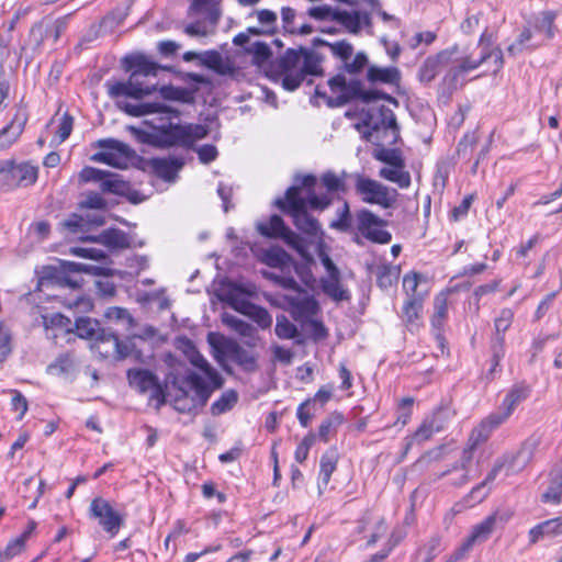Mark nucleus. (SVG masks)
Listing matches in <instances>:
<instances>
[{
    "instance_id": "25",
    "label": "nucleus",
    "mask_w": 562,
    "mask_h": 562,
    "mask_svg": "<svg viewBox=\"0 0 562 562\" xmlns=\"http://www.w3.org/2000/svg\"><path fill=\"white\" fill-rule=\"evenodd\" d=\"M503 470H506V475L514 474L508 473V460L505 457V454L495 460L491 471L487 473L484 481H482L480 484H477L471 490V492L468 495V498H470L473 503L483 502L490 493V490L486 488L487 484L493 482L497 477L499 472Z\"/></svg>"
},
{
    "instance_id": "56",
    "label": "nucleus",
    "mask_w": 562,
    "mask_h": 562,
    "mask_svg": "<svg viewBox=\"0 0 562 562\" xmlns=\"http://www.w3.org/2000/svg\"><path fill=\"white\" fill-rule=\"evenodd\" d=\"M448 314V299L447 294L440 293L434 301V315L431 323L434 327H441Z\"/></svg>"
},
{
    "instance_id": "53",
    "label": "nucleus",
    "mask_w": 562,
    "mask_h": 562,
    "mask_svg": "<svg viewBox=\"0 0 562 562\" xmlns=\"http://www.w3.org/2000/svg\"><path fill=\"white\" fill-rule=\"evenodd\" d=\"M263 261L271 268L283 270L291 263V257L282 249H270L265 252Z\"/></svg>"
},
{
    "instance_id": "59",
    "label": "nucleus",
    "mask_w": 562,
    "mask_h": 562,
    "mask_svg": "<svg viewBox=\"0 0 562 562\" xmlns=\"http://www.w3.org/2000/svg\"><path fill=\"white\" fill-rule=\"evenodd\" d=\"M104 316L109 321L121 323L126 328H130L134 325V318L128 313V311L123 307H117V306L109 307L105 311Z\"/></svg>"
},
{
    "instance_id": "4",
    "label": "nucleus",
    "mask_w": 562,
    "mask_h": 562,
    "mask_svg": "<svg viewBox=\"0 0 562 562\" xmlns=\"http://www.w3.org/2000/svg\"><path fill=\"white\" fill-rule=\"evenodd\" d=\"M187 346L190 351V362L200 369L203 374L190 371L183 378V384L194 394L192 398V407H202L207 403L213 392L223 386L224 379L220 372L194 348L190 340H187Z\"/></svg>"
},
{
    "instance_id": "24",
    "label": "nucleus",
    "mask_w": 562,
    "mask_h": 562,
    "mask_svg": "<svg viewBox=\"0 0 562 562\" xmlns=\"http://www.w3.org/2000/svg\"><path fill=\"white\" fill-rule=\"evenodd\" d=\"M101 189L103 192L125 196L130 202L134 204H137L143 201L139 198V193L136 190H134L131 187V184L123 179L122 176L117 173L109 172L105 180H103L101 183Z\"/></svg>"
},
{
    "instance_id": "18",
    "label": "nucleus",
    "mask_w": 562,
    "mask_h": 562,
    "mask_svg": "<svg viewBox=\"0 0 562 562\" xmlns=\"http://www.w3.org/2000/svg\"><path fill=\"white\" fill-rule=\"evenodd\" d=\"M474 450L465 446L461 456L453 465L446 471L437 474V479L450 476L448 484L452 487H461L470 481V465L473 460Z\"/></svg>"
},
{
    "instance_id": "33",
    "label": "nucleus",
    "mask_w": 562,
    "mask_h": 562,
    "mask_svg": "<svg viewBox=\"0 0 562 562\" xmlns=\"http://www.w3.org/2000/svg\"><path fill=\"white\" fill-rule=\"evenodd\" d=\"M50 375H57L64 379H72L77 371V363L74 355L65 352L59 355L46 369Z\"/></svg>"
},
{
    "instance_id": "52",
    "label": "nucleus",
    "mask_w": 562,
    "mask_h": 562,
    "mask_svg": "<svg viewBox=\"0 0 562 562\" xmlns=\"http://www.w3.org/2000/svg\"><path fill=\"white\" fill-rule=\"evenodd\" d=\"M435 434L436 430L427 423L426 419H424L416 431L411 437L406 438L405 452H407L415 443H422L429 440Z\"/></svg>"
},
{
    "instance_id": "3",
    "label": "nucleus",
    "mask_w": 562,
    "mask_h": 562,
    "mask_svg": "<svg viewBox=\"0 0 562 562\" xmlns=\"http://www.w3.org/2000/svg\"><path fill=\"white\" fill-rule=\"evenodd\" d=\"M323 60L324 57L312 49L289 48L277 60V68L282 75V87L286 91H295L306 76H323Z\"/></svg>"
},
{
    "instance_id": "40",
    "label": "nucleus",
    "mask_w": 562,
    "mask_h": 562,
    "mask_svg": "<svg viewBox=\"0 0 562 562\" xmlns=\"http://www.w3.org/2000/svg\"><path fill=\"white\" fill-rule=\"evenodd\" d=\"M344 423V415L339 412L330 413L318 427L317 437L324 441L328 442L330 437L337 432L338 427Z\"/></svg>"
},
{
    "instance_id": "17",
    "label": "nucleus",
    "mask_w": 562,
    "mask_h": 562,
    "mask_svg": "<svg viewBox=\"0 0 562 562\" xmlns=\"http://www.w3.org/2000/svg\"><path fill=\"white\" fill-rule=\"evenodd\" d=\"M457 53L458 47L452 46L427 57L418 70L420 82L425 85L431 82L442 69L454 64Z\"/></svg>"
},
{
    "instance_id": "49",
    "label": "nucleus",
    "mask_w": 562,
    "mask_h": 562,
    "mask_svg": "<svg viewBox=\"0 0 562 562\" xmlns=\"http://www.w3.org/2000/svg\"><path fill=\"white\" fill-rule=\"evenodd\" d=\"M374 159L390 165L391 167H405V161L402 153L397 148L381 147L373 151Z\"/></svg>"
},
{
    "instance_id": "26",
    "label": "nucleus",
    "mask_w": 562,
    "mask_h": 562,
    "mask_svg": "<svg viewBox=\"0 0 562 562\" xmlns=\"http://www.w3.org/2000/svg\"><path fill=\"white\" fill-rule=\"evenodd\" d=\"M105 87L108 93L113 99L119 98H132L136 100L143 99L142 92L144 91L142 85H139L134 77L130 75L125 81H106Z\"/></svg>"
},
{
    "instance_id": "1",
    "label": "nucleus",
    "mask_w": 562,
    "mask_h": 562,
    "mask_svg": "<svg viewBox=\"0 0 562 562\" xmlns=\"http://www.w3.org/2000/svg\"><path fill=\"white\" fill-rule=\"evenodd\" d=\"M121 110L131 116H146L157 114L158 116L146 120L144 123L149 130L128 126L127 130L142 144H147L157 148L184 147L187 134L182 125L173 122L179 117V111L167 105L162 101L131 103L119 101Z\"/></svg>"
},
{
    "instance_id": "21",
    "label": "nucleus",
    "mask_w": 562,
    "mask_h": 562,
    "mask_svg": "<svg viewBox=\"0 0 562 562\" xmlns=\"http://www.w3.org/2000/svg\"><path fill=\"white\" fill-rule=\"evenodd\" d=\"M122 65L125 71H130L131 76L156 78L158 71L164 69L159 64L155 63L144 54H131L123 58Z\"/></svg>"
},
{
    "instance_id": "47",
    "label": "nucleus",
    "mask_w": 562,
    "mask_h": 562,
    "mask_svg": "<svg viewBox=\"0 0 562 562\" xmlns=\"http://www.w3.org/2000/svg\"><path fill=\"white\" fill-rule=\"evenodd\" d=\"M76 333L78 337L83 339L94 340L103 328L100 327L99 323L89 317H80L76 321Z\"/></svg>"
},
{
    "instance_id": "7",
    "label": "nucleus",
    "mask_w": 562,
    "mask_h": 562,
    "mask_svg": "<svg viewBox=\"0 0 562 562\" xmlns=\"http://www.w3.org/2000/svg\"><path fill=\"white\" fill-rule=\"evenodd\" d=\"M350 178L355 180V191L362 202L375 204L383 209H390L396 203L398 198L396 189L361 173H352Z\"/></svg>"
},
{
    "instance_id": "39",
    "label": "nucleus",
    "mask_w": 562,
    "mask_h": 562,
    "mask_svg": "<svg viewBox=\"0 0 562 562\" xmlns=\"http://www.w3.org/2000/svg\"><path fill=\"white\" fill-rule=\"evenodd\" d=\"M379 177L396 183L401 189H407L412 183L411 173L404 167H383L379 170Z\"/></svg>"
},
{
    "instance_id": "54",
    "label": "nucleus",
    "mask_w": 562,
    "mask_h": 562,
    "mask_svg": "<svg viewBox=\"0 0 562 562\" xmlns=\"http://www.w3.org/2000/svg\"><path fill=\"white\" fill-rule=\"evenodd\" d=\"M274 331L280 339H295L299 336L297 327L283 314L277 316Z\"/></svg>"
},
{
    "instance_id": "45",
    "label": "nucleus",
    "mask_w": 562,
    "mask_h": 562,
    "mask_svg": "<svg viewBox=\"0 0 562 562\" xmlns=\"http://www.w3.org/2000/svg\"><path fill=\"white\" fill-rule=\"evenodd\" d=\"M237 402L238 393L235 390H227L211 405V414L214 416L222 415L231 411Z\"/></svg>"
},
{
    "instance_id": "43",
    "label": "nucleus",
    "mask_w": 562,
    "mask_h": 562,
    "mask_svg": "<svg viewBox=\"0 0 562 562\" xmlns=\"http://www.w3.org/2000/svg\"><path fill=\"white\" fill-rule=\"evenodd\" d=\"M229 357L233 362L241 367L244 370L252 372L257 369L256 357L244 349L239 345H234L229 350Z\"/></svg>"
},
{
    "instance_id": "12",
    "label": "nucleus",
    "mask_w": 562,
    "mask_h": 562,
    "mask_svg": "<svg viewBox=\"0 0 562 562\" xmlns=\"http://www.w3.org/2000/svg\"><path fill=\"white\" fill-rule=\"evenodd\" d=\"M97 147L103 148V151L95 153L91 156V160L102 162L119 169L127 167L128 160L134 156L135 151L125 143L113 138L99 139Z\"/></svg>"
},
{
    "instance_id": "50",
    "label": "nucleus",
    "mask_w": 562,
    "mask_h": 562,
    "mask_svg": "<svg viewBox=\"0 0 562 562\" xmlns=\"http://www.w3.org/2000/svg\"><path fill=\"white\" fill-rule=\"evenodd\" d=\"M376 283L381 289H389L398 279V270L390 265H380L375 270Z\"/></svg>"
},
{
    "instance_id": "61",
    "label": "nucleus",
    "mask_w": 562,
    "mask_h": 562,
    "mask_svg": "<svg viewBox=\"0 0 562 562\" xmlns=\"http://www.w3.org/2000/svg\"><path fill=\"white\" fill-rule=\"evenodd\" d=\"M492 350V364L491 368L486 371V373L483 375V379L488 383L493 381L497 373H499V362L505 356V349L501 348V345L491 346Z\"/></svg>"
},
{
    "instance_id": "9",
    "label": "nucleus",
    "mask_w": 562,
    "mask_h": 562,
    "mask_svg": "<svg viewBox=\"0 0 562 562\" xmlns=\"http://www.w3.org/2000/svg\"><path fill=\"white\" fill-rule=\"evenodd\" d=\"M508 520V516L495 512L487 516L483 521L475 525L471 535L447 560V562H458L463 559L475 543L486 541L491 535L498 528L503 527Z\"/></svg>"
},
{
    "instance_id": "11",
    "label": "nucleus",
    "mask_w": 562,
    "mask_h": 562,
    "mask_svg": "<svg viewBox=\"0 0 562 562\" xmlns=\"http://www.w3.org/2000/svg\"><path fill=\"white\" fill-rule=\"evenodd\" d=\"M387 222L368 209H361L356 214V228L358 233L374 244H389L392 234L384 229Z\"/></svg>"
},
{
    "instance_id": "35",
    "label": "nucleus",
    "mask_w": 562,
    "mask_h": 562,
    "mask_svg": "<svg viewBox=\"0 0 562 562\" xmlns=\"http://www.w3.org/2000/svg\"><path fill=\"white\" fill-rule=\"evenodd\" d=\"M323 292L335 302L349 301L350 292L340 283V274L326 277L321 280Z\"/></svg>"
},
{
    "instance_id": "64",
    "label": "nucleus",
    "mask_w": 562,
    "mask_h": 562,
    "mask_svg": "<svg viewBox=\"0 0 562 562\" xmlns=\"http://www.w3.org/2000/svg\"><path fill=\"white\" fill-rule=\"evenodd\" d=\"M449 417V411L443 407H438L430 416L425 419L436 430V432L442 431L446 428Z\"/></svg>"
},
{
    "instance_id": "27",
    "label": "nucleus",
    "mask_w": 562,
    "mask_h": 562,
    "mask_svg": "<svg viewBox=\"0 0 562 562\" xmlns=\"http://www.w3.org/2000/svg\"><path fill=\"white\" fill-rule=\"evenodd\" d=\"M86 239L99 243L111 250L131 247L128 235L119 228H109L100 233L98 236L87 237Z\"/></svg>"
},
{
    "instance_id": "30",
    "label": "nucleus",
    "mask_w": 562,
    "mask_h": 562,
    "mask_svg": "<svg viewBox=\"0 0 562 562\" xmlns=\"http://www.w3.org/2000/svg\"><path fill=\"white\" fill-rule=\"evenodd\" d=\"M530 543H536L543 538H555L562 536V517H555L542 521L529 530Z\"/></svg>"
},
{
    "instance_id": "5",
    "label": "nucleus",
    "mask_w": 562,
    "mask_h": 562,
    "mask_svg": "<svg viewBox=\"0 0 562 562\" xmlns=\"http://www.w3.org/2000/svg\"><path fill=\"white\" fill-rule=\"evenodd\" d=\"M328 86L331 92L337 93V95H328L325 91L316 88L315 97L323 99L329 108L344 106L353 100H360L363 103L370 104L376 100L384 99L397 104V101L393 97L375 89L364 90L363 83L360 80H347L342 74H338L330 78L328 80Z\"/></svg>"
},
{
    "instance_id": "10",
    "label": "nucleus",
    "mask_w": 562,
    "mask_h": 562,
    "mask_svg": "<svg viewBox=\"0 0 562 562\" xmlns=\"http://www.w3.org/2000/svg\"><path fill=\"white\" fill-rule=\"evenodd\" d=\"M91 348L101 358L123 360L132 355L134 344L128 338L120 340L113 330L103 328L92 341Z\"/></svg>"
},
{
    "instance_id": "44",
    "label": "nucleus",
    "mask_w": 562,
    "mask_h": 562,
    "mask_svg": "<svg viewBox=\"0 0 562 562\" xmlns=\"http://www.w3.org/2000/svg\"><path fill=\"white\" fill-rule=\"evenodd\" d=\"M555 19L557 13L554 11H542L535 19L533 27L536 31L543 33L547 40H552L557 32Z\"/></svg>"
},
{
    "instance_id": "41",
    "label": "nucleus",
    "mask_w": 562,
    "mask_h": 562,
    "mask_svg": "<svg viewBox=\"0 0 562 562\" xmlns=\"http://www.w3.org/2000/svg\"><path fill=\"white\" fill-rule=\"evenodd\" d=\"M238 293L250 295L252 291L247 290L243 285H235L227 296L228 304L235 311L247 316L255 304L249 302L247 299L241 297Z\"/></svg>"
},
{
    "instance_id": "48",
    "label": "nucleus",
    "mask_w": 562,
    "mask_h": 562,
    "mask_svg": "<svg viewBox=\"0 0 562 562\" xmlns=\"http://www.w3.org/2000/svg\"><path fill=\"white\" fill-rule=\"evenodd\" d=\"M543 503L560 504L562 502V474L551 475L547 491L542 494Z\"/></svg>"
},
{
    "instance_id": "22",
    "label": "nucleus",
    "mask_w": 562,
    "mask_h": 562,
    "mask_svg": "<svg viewBox=\"0 0 562 562\" xmlns=\"http://www.w3.org/2000/svg\"><path fill=\"white\" fill-rule=\"evenodd\" d=\"M122 65L125 71H130L131 76L156 78L158 71L164 69L159 64L155 63L144 54H131L123 58Z\"/></svg>"
},
{
    "instance_id": "14",
    "label": "nucleus",
    "mask_w": 562,
    "mask_h": 562,
    "mask_svg": "<svg viewBox=\"0 0 562 562\" xmlns=\"http://www.w3.org/2000/svg\"><path fill=\"white\" fill-rule=\"evenodd\" d=\"M89 515L91 518L97 519L103 530L111 537H114L119 532L123 524L122 516L102 497L92 499L89 507Z\"/></svg>"
},
{
    "instance_id": "36",
    "label": "nucleus",
    "mask_w": 562,
    "mask_h": 562,
    "mask_svg": "<svg viewBox=\"0 0 562 562\" xmlns=\"http://www.w3.org/2000/svg\"><path fill=\"white\" fill-rule=\"evenodd\" d=\"M458 61L457 65H450L448 66L449 69L445 74L442 78V87L448 90L449 92L456 91L460 86H462L463 76L471 71L468 68H464L465 63L462 60V58L454 60V63Z\"/></svg>"
},
{
    "instance_id": "37",
    "label": "nucleus",
    "mask_w": 562,
    "mask_h": 562,
    "mask_svg": "<svg viewBox=\"0 0 562 562\" xmlns=\"http://www.w3.org/2000/svg\"><path fill=\"white\" fill-rule=\"evenodd\" d=\"M367 79L371 83L394 85L400 80V71L395 67L370 66Z\"/></svg>"
},
{
    "instance_id": "20",
    "label": "nucleus",
    "mask_w": 562,
    "mask_h": 562,
    "mask_svg": "<svg viewBox=\"0 0 562 562\" xmlns=\"http://www.w3.org/2000/svg\"><path fill=\"white\" fill-rule=\"evenodd\" d=\"M541 442L540 437L530 436L527 438L519 450L506 453L508 460V473H518L524 470L533 459V456Z\"/></svg>"
},
{
    "instance_id": "58",
    "label": "nucleus",
    "mask_w": 562,
    "mask_h": 562,
    "mask_svg": "<svg viewBox=\"0 0 562 562\" xmlns=\"http://www.w3.org/2000/svg\"><path fill=\"white\" fill-rule=\"evenodd\" d=\"M319 408L308 398L301 403L296 411V417L302 427H307Z\"/></svg>"
},
{
    "instance_id": "13",
    "label": "nucleus",
    "mask_w": 562,
    "mask_h": 562,
    "mask_svg": "<svg viewBox=\"0 0 562 562\" xmlns=\"http://www.w3.org/2000/svg\"><path fill=\"white\" fill-rule=\"evenodd\" d=\"M126 378L131 387L140 394L149 393L150 400H156L158 405L165 404L164 389L154 372L147 369L134 368L127 370Z\"/></svg>"
},
{
    "instance_id": "8",
    "label": "nucleus",
    "mask_w": 562,
    "mask_h": 562,
    "mask_svg": "<svg viewBox=\"0 0 562 562\" xmlns=\"http://www.w3.org/2000/svg\"><path fill=\"white\" fill-rule=\"evenodd\" d=\"M462 60L465 63L464 68L471 71L477 69L488 60H492L493 74H497L504 65L503 52L495 45L493 33L487 32V30L482 33L476 49L468 56L462 57Z\"/></svg>"
},
{
    "instance_id": "51",
    "label": "nucleus",
    "mask_w": 562,
    "mask_h": 562,
    "mask_svg": "<svg viewBox=\"0 0 562 562\" xmlns=\"http://www.w3.org/2000/svg\"><path fill=\"white\" fill-rule=\"evenodd\" d=\"M202 65L214 70L218 75H226L232 70L224 61L222 55L216 50L205 52L202 57Z\"/></svg>"
},
{
    "instance_id": "16",
    "label": "nucleus",
    "mask_w": 562,
    "mask_h": 562,
    "mask_svg": "<svg viewBox=\"0 0 562 562\" xmlns=\"http://www.w3.org/2000/svg\"><path fill=\"white\" fill-rule=\"evenodd\" d=\"M329 49L334 57L342 61L340 69L347 74L357 75L361 72L368 64V56L364 52L357 53L353 59L350 60L353 54V46L346 40L331 43Z\"/></svg>"
},
{
    "instance_id": "29",
    "label": "nucleus",
    "mask_w": 562,
    "mask_h": 562,
    "mask_svg": "<svg viewBox=\"0 0 562 562\" xmlns=\"http://www.w3.org/2000/svg\"><path fill=\"white\" fill-rule=\"evenodd\" d=\"M183 164V159L177 157L153 158L150 160V167L155 175L165 181L175 180Z\"/></svg>"
},
{
    "instance_id": "38",
    "label": "nucleus",
    "mask_w": 562,
    "mask_h": 562,
    "mask_svg": "<svg viewBox=\"0 0 562 562\" xmlns=\"http://www.w3.org/2000/svg\"><path fill=\"white\" fill-rule=\"evenodd\" d=\"M514 319V312L510 308H503L494 321L495 336L491 346L501 345L505 349V333L510 327Z\"/></svg>"
},
{
    "instance_id": "46",
    "label": "nucleus",
    "mask_w": 562,
    "mask_h": 562,
    "mask_svg": "<svg viewBox=\"0 0 562 562\" xmlns=\"http://www.w3.org/2000/svg\"><path fill=\"white\" fill-rule=\"evenodd\" d=\"M334 21L340 23L351 34L360 32L359 10L346 11L338 9L334 15Z\"/></svg>"
},
{
    "instance_id": "23",
    "label": "nucleus",
    "mask_w": 562,
    "mask_h": 562,
    "mask_svg": "<svg viewBox=\"0 0 562 562\" xmlns=\"http://www.w3.org/2000/svg\"><path fill=\"white\" fill-rule=\"evenodd\" d=\"M27 122L25 109L19 108L11 122L0 131V150L10 148L21 136Z\"/></svg>"
},
{
    "instance_id": "57",
    "label": "nucleus",
    "mask_w": 562,
    "mask_h": 562,
    "mask_svg": "<svg viewBox=\"0 0 562 562\" xmlns=\"http://www.w3.org/2000/svg\"><path fill=\"white\" fill-rule=\"evenodd\" d=\"M222 321L225 325L234 329L240 336L250 337L254 334L255 328L249 323L231 314H223Z\"/></svg>"
},
{
    "instance_id": "60",
    "label": "nucleus",
    "mask_w": 562,
    "mask_h": 562,
    "mask_svg": "<svg viewBox=\"0 0 562 562\" xmlns=\"http://www.w3.org/2000/svg\"><path fill=\"white\" fill-rule=\"evenodd\" d=\"M424 296L408 297L403 305V317L408 323H413L418 318L419 312L423 307Z\"/></svg>"
},
{
    "instance_id": "2",
    "label": "nucleus",
    "mask_w": 562,
    "mask_h": 562,
    "mask_svg": "<svg viewBox=\"0 0 562 562\" xmlns=\"http://www.w3.org/2000/svg\"><path fill=\"white\" fill-rule=\"evenodd\" d=\"M316 183L317 178L314 175L297 176L284 196L274 201V205L292 218L293 225L300 232L312 237H317L323 231L319 222L308 214V209L322 212L333 203V198L328 194L315 192Z\"/></svg>"
},
{
    "instance_id": "55",
    "label": "nucleus",
    "mask_w": 562,
    "mask_h": 562,
    "mask_svg": "<svg viewBox=\"0 0 562 562\" xmlns=\"http://www.w3.org/2000/svg\"><path fill=\"white\" fill-rule=\"evenodd\" d=\"M531 37L532 33L530 29H524L521 33L518 35L517 40L507 47L508 54L515 56L517 54L522 53L525 49H533L538 47L540 44H530Z\"/></svg>"
},
{
    "instance_id": "34",
    "label": "nucleus",
    "mask_w": 562,
    "mask_h": 562,
    "mask_svg": "<svg viewBox=\"0 0 562 562\" xmlns=\"http://www.w3.org/2000/svg\"><path fill=\"white\" fill-rule=\"evenodd\" d=\"M530 395V389L524 383L515 384L504 397L501 409L510 416L515 408Z\"/></svg>"
},
{
    "instance_id": "6",
    "label": "nucleus",
    "mask_w": 562,
    "mask_h": 562,
    "mask_svg": "<svg viewBox=\"0 0 562 562\" xmlns=\"http://www.w3.org/2000/svg\"><path fill=\"white\" fill-rule=\"evenodd\" d=\"M361 126L368 128L364 137L369 140L382 142L390 135L387 143L396 144L400 139V126L396 122L394 112L385 105H372L362 112L361 123L356 124L360 130Z\"/></svg>"
},
{
    "instance_id": "31",
    "label": "nucleus",
    "mask_w": 562,
    "mask_h": 562,
    "mask_svg": "<svg viewBox=\"0 0 562 562\" xmlns=\"http://www.w3.org/2000/svg\"><path fill=\"white\" fill-rule=\"evenodd\" d=\"M289 303L294 317L301 321L310 319L319 310L317 301L312 295L290 297Z\"/></svg>"
},
{
    "instance_id": "63",
    "label": "nucleus",
    "mask_w": 562,
    "mask_h": 562,
    "mask_svg": "<svg viewBox=\"0 0 562 562\" xmlns=\"http://www.w3.org/2000/svg\"><path fill=\"white\" fill-rule=\"evenodd\" d=\"M263 277L269 280H272L274 283L284 289L293 290L299 293L303 292L302 288L299 285L296 280L291 276H283L274 272L263 271Z\"/></svg>"
},
{
    "instance_id": "32",
    "label": "nucleus",
    "mask_w": 562,
    "mask_h": 562,
    "mask_svg": "<svg viewBox=\"0 0 562 562\" xmlns=\"http://www.w3.org/2000/svg\"><path fill=\"white\" fill-rule=\"evenodd\" d=\"M339 454L336 448H329L326 450L319 461V481L318 492L323 493L324 488L328 485L331 474L337 468Z\"/></svg>"
},
{
    "instance_id": "62",
    "label": "nucleus",
    "mask_w": 562,
    "mask_h": 562,
    "mask_svg": "<svg viewBox=\"0 0 562 562\" xmlns=\"http://www.w3.org/2000/svg\"><path fill=\"white\" fill-rule=\"evenodd\" d=\"M187 139L184 140V148H190L198 139H202L207 135V128L201 124L182 125Z\"/></svg>"
},
{
    "instance_id": "15",
    "label": "nucleus",
    "mask_w": 562,
    "mask_h": 562,
    "mask_svg": "<svg viewBox=\"0 0 562 562\" xmlns=\"http://www.w3.org/2000/svg\"><path fill=\"white\" fill-rule=\"evenodd\" d=\"M258 232L266 237L281 238L286 245L293 249L302 250V240L300 236L288 227L281 216L271 215L268 222L257 224Z\"/></svg>"
},
{
    "instance_id": "28",
    "label": "nucleus",
    "mask_w": 562,
    "mask_h": 562,
    "mask_svg": "<svg viewBox=\"0 0 562 562\" xmlns=\"http://www.w3.org/2000/svg\"><path fill=\"white\" fill-rule=\"evenodd\" d=\"M38 176V168L30 162H13L8 184L13 187H29L35 183Z\"/></svg>"
},
{
    "instance_id": "19",
    "label": "nucleus",
    "mask_w": 562,
    "mask_h": 562,
    "mask_svg": "<svg viewBox=\"0 0 562 562\" xmlns=\"http://www.w3.org/2000/svg\"><path fill=\"white\" fill-rule=\"evenodd\" d=\"M508 413L499 408L498 412H494L485 417L479 426L473 428L470 434L467 446L475 451V449L484 441H486L497 427H499L507 418Z\"/></svg>"
},
{
    "instance_id": "42",
    "label": "nucleus",
    "mask_w": 562,
    "mask_h": 562,
    "mask_svg": "<svg viewBox=\"0 0 562 562\" xmlns=\"http://www.w3.org/2000/svg\"><path fill=\"white\" fill-rule=\"evenodd\" d=\"M350 177L346 171H342L340 176L336 175L334 171L328 170L321 176V182L323 187L326 188L327 193L330 196V193L334 192H342L347 191L346 187V178Z\"/></svg>"
}]
</instances>
